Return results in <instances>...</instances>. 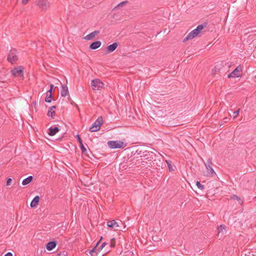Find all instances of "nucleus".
I'll use <instances>...</instances> for the list:
<instances>
[{
  "label": "nucleus",
  "mask_w": 256,
  "mask_h": 256,
  "mask_svg": "<svg viewBox=\"0 0 256 256\" xmlns=\"http://www.w3.org/2000/svg\"><path fill=\"white\" fill-rule=\"evenodd\" d=\"M52 90L50 89L49 90H48L47 91L46 94H52Z\"/></svg>",
  "instance_id": "40"
},
{
  "label": "nucleus",
  "mask_w": 256,
  "mask_h": 256,
  "mask_svg": "<svg viewBox=\"0 0 256 256\" xmlns=\"http://www.w3.org/2000/svg\"><path fill=\"white\" fill-rule=\"evenodd\" d=\"M166 162L168 164V168H169V170L170 171H173L174 170L173 169V168H172V162L170 160H166Z\"/></svg>",
  "instance_id": "27"
},
{
  "label": "nucleus",
  "mask_w": 256,
  "mask_h": 256,
  "mask_svg": "<svg viewBox=\"0 0 256 256\" xmlns=\"http://www.w3.org/2000/svg\"><path fill=\"white\" fill-rule=\"evenodd\" d=\"M102 123L103 118L102 116H100L90 128L89 131L90 132H95L99 130Z\"/></svg>",
  "instance_id": "3"
},
{
  "label": "nucleus",
  "mask_w": 256,
  "mask_h": 256,
  "mask_svg": "<svg viewBox=\"0 0 256 256\" xmlns=\"http://www.w3.org/2000/svg\"><path fill=\"white\" fill-rule=\"evenodd\" d=\"M12 182V179L11 178H8L6 182V186H10Z\"/></svg>",
  "instance_id": "37"
},
{
  "label": "nucleus",
  "mask_w": 256,
  "mask_h": 256,
  "mask_svg": "<svg viewBox=\"0 0 256 256\" xmlns=\"http://www.w3.org/2000/svg\"><path fill=\"white\" fill-rule=\"evenodd\" d=\"M191 40L188 34L187 35V36L184 38L182 40V42H186L187 40Z\"/></svg>",
  "instance_id": "38"
},
{
  "label": "nucleus",
  "mask_w": 256,
  "mask_h": 256,
  "mask_svg": "<svg viewBox=\"0 0 256 256\" xmlns=\"http://www.w3.org/2000/svg\"><path fill=\"white\" fill-rule=\"evenodd\" d=\"M59 130H60V129L58 128V127L51 126L48 128V134L50 136H53L55 135L58 132Z\"/></svg>",
  "instance_id": "14"
},
{
  "label": "nucleus",
  "mask_w": 256,
  "mask_h": 256,
  "mask_svg": "<svg viewBox=\"0 0 256 256\" xmlns=\"http://www.w3.org/2000/svg\"><path fill=\"white\" fill-rule=\"evenodd\" d=\"M24 68L22 66H18L10 70V72L14 77H24Z\"/></svg>",
  "instance_id": "5"
},
{
  "label": "nucleus",
  "mask_w": 256,
  "mask_h": 256,
  "mask_svg": "<svg viewBox=\"0 0 256 256\" xmlns=\"http://www.w3.org/2000/svg\"><path fill=\"white\" fill-rule=\"evenodd\" d=\"M35 4L42 10H46L49 6V3L47 0H38L36 1Z\"/></svg>",
  "instance_id": "8"
},
{
  "label": "nucleus",
  "mask_w": 256,
  "mask_h": 256,
  "mask_svg": "<svg viewBox=\"0 0 256 256\" xmlns=\"http://www.w3.org/2000/svg\"><path fill=\"white\" fill-rule=\"evenodd\" d=\"M108 147L110 148H124L125 146H126V144H125L123 142L121 141H108Z\"/></svg>",
  "instance_id": "4"
},
{
  "label": "nucleus",
  "mask_w": 256,
  "mask_h": 256,
  "mask_svg": "<svg viewBox=\"0 0 256 256\" xmlns=\"http://www.w3.org/2000/svg\"><path fill=\"white\" fill-rule=\"evenodd\" d=\"M80 148L82 150V154H85V152H86V149L84 146L82 142L80 144Z\"/></svg>",
  "instance_id": "30"
},
{
  "label": "nucleus",
  "mask_w": 256,
  "mask_h": 256,
  "mask_svg": "<svg viewBox=\"0 0 256 256\" xmlns=\"http://www.w3.org/2000/svg\"><path fill=\"white\" fill-rule=\"evenodd\" d=\"M91 86L94 90H100L104 87V84L99 79L96 78L91 82Z\"/></svg>",
  "instance_id": "6"
},
{
  "label": "nucleus",
  "mask_w": 256,
  "mask_h": 256,
  "mask_svg": "<svg viewBox=\"0 0 256 256\" xmlns=\"http://www.w3.org/2000/svg\"><path fill=\"white\" fill-rule=\"evenodd\" d=\"M58 242L56 240H52L48 242L46 245L47 250L50 251L56 248Z\"/></svg>",
  "instance_id": "12"
},
{
  "label": "nucleus",
  "mask_w": 256,
  "mask_h": 256,
  "mask_svg": "<svg viewBox=\"0 0 256 256\" xmlns=\"http://www.w3.org/2000/svg\"><path fill=\"white\" fill-rule=\"evenodd\" d=\"M102 236H101V238H100V240H102Z\"/></svg>",
  "instance_id": "46"
},
{
  "label": "nucleus",
  "mask_w": 256,
  "mask_h": 256,
  "mask_svg": "<svg viewBox=\"0 0 256 256\" xmlns=\"http://www.w3.org/2000/svg\"><path fill=\"white\" fill-rule=\"evenodd\" d=\"M118 46V43L116 42L108 46L106 48V53L107 54L113 52L116 50Z\"/></svg>",
  "instance_id": "10"
},
{
  "label": "nucleus",
  "mask_w": 256,
  "mask_h": 256,
  "mask_svg": "<svg viewBox=\"0 0 256 256\" xmlns=\"http://www.w3.org/2000/svg\"><path fill=\"white\" fill-rule=\"evenodd\" d=\"M18 52L16 48H12L8 54L7 60L12 64H14L18 60Z\"/></svg>",
  "instance_id": "2"
},
{
  "label": "nucleus",
  "mask_w": 256,
  "mask_h": 256,
  "mask_svg": "<svg viewBox=\"0 0 256 256\" xmlns=\"http://www.w3.org/2000/svg\"><path fill=\"white\" fill-rule=\"evenodd\" d=\"M96 246H94L90 251V254L92 256H93V254L95 252L96 250Z\"/></svg>",
  "instance_id": "34"
},
{
  "label": "nucleus",
  "mask_w": 256,
  "mask_h": 256,
  "mask_svg": "<svg viewBox=\"0 0 256 256\" xmlns=\"http://www.w3.org/2000/svg\"><path fill=\"white\" fill-rule=\"evenodd\" d=\"M68 254V252L66 251L60 252L58 254V256H66Z\"/></svg>",
  "instance_id": "33"
},
{
  "label": "nucleus",
  "mask_w": 256,
  "mask_h": 256,
  "mask_svg": "<svg viewBox=\"0 0 256 256\" xmlns=\"http://www.w3.org/2000/svg\"><path fill=\"white\" fill-rule=\"evenodd\" d=\"M34 179V177L32 176H28L27 178L24 179L22 182V184L24 186H26L30 183Z\"/></svg>",
  "instance_id": "19"
},
{
  "label": "nucleus",
  "mask_w": 256,
  "mask_h": 256,
  "mask_svg": "<svg viewBox=\"0 0 256 256\" xmlns=\"http://www.w3.org/2000/svg\"><path fill=\"white\" fill-rule=\"evenodd\" d=\"M56 106H50L49 108V109L51 110H52L53 109H56Z\"/></svg>",
  "instance_id": "43"
},
{
  "label": "nucleus",
  "mask_w": 256,
  "mask_h": 256,
  "mask_svg": "<svg viewBox=\"0 0 256 256\" xmlns=\"http://www.w3.org/2000/svg\"><path fill=\"white\" fill-rule=\"evenodd\" d=\"M4 256H12V254L10 252H7L5 255Z\"/></svg>",
  "instance_id": "42"
},
{
  "label": "nucleus",
  "mask_w": 256,
  "mask_h": 256,
  "mask_svg": "<svg viewBox=\"0 0 256 256\" xmlns=\"http://www.w3.org/2000/svg\"><path fill=\"white\" fill-rule=\"evenodd\" d=\"M207 26V22H204L201 24L198 25L196 29L194 30L188 34L190 39L192 40L197 36L201 32L202 30L204 28H206Z\"/></svg>",
  "instance_id": "1"
},
{
  "label": "nucleus",
  "mask_w": 256,
  "mask_h": 256,
  "mask_svg": "<svg viewBox=\"0 0 256 256\" xmlns=\"http://www.w3.org/2000/svg\"><path fill=\"white\" fill-rule=\"evenodd\" d=\"M110 252V250H108L106 253H108Z\"/></svg>",
  "instance_id": "47"
},
{
  "label": "nucleus",
  "mask_w": 256,
  "mask_h": 256,
  "mask_svg": "<svg viewBox=\"0 0 256 256\" xmlns=\"http://www.w3.org/2000/svg\"><path fill=\"white\" fill-rule=\"evenodd\" d=\"M28 1H29V0H22V2L23 4H28Z\"/></svg>",
  "instance_id": "41"
},
{
  "label": "nucleus",
  "mask_w": 256,
  "mask_h": 256,
  "mask_svg": "<svg viewBox=\"0 0 256 256\" xmlns=\"http://www.w3.org/2000/svg\"><path fill=\"white\" fill-rule=\"evenodd\" d=\"M105 256L104 254H103L102 256Z\"/></svg>",
  "instance_id": "48"
},
{
  "label": "nucleus",
  "mask_w": 256,
  "mask_h": 256,
  "mask_svg": "<svg viewBox=\"0 0 256 256\" xmlns=\"http://www.w3.org/2000/svg\"><path fill=\"white\" fill-rule=\"evenodd\" d=\"M76 138L77 139V140H78L79 144L82 142V140L80 138V136L79 134H76Z\"/></svg>",
  "instance_id": "36"
},
{
  "label": "nucleus",
  "mask_w": 256,
  "mask_h": 256,
  "mask_svg": "<svg viewBox=\"0 0 256 256\" xmlns=\"http://www.w3.org/2000/svg\"><path fill=\"white\" fill-rule=\"evenodd\" d=\"M40 198L38 196H36L32 200L30 206L31 208L36 207L40 202Z\"/></svg>",
  "instance_id": "15"
},
{
  "label": "nucleus",
  "mask_w": 256,
  "mask_h": 256,
  "mask_svg": "<svg viewBox=\"0 0 256 256\" xmlns=\"http://www.w3.org/2000/svg\"><path fill=\"white\" fill-rule=\"evenodd\" d=\"M146 150H144V148L143 147L139 148L136 150L134 155L136 154L137 155L144 156Z\"/></svg>",
  "instance_id": "20"
},
{
  "label": "nucleus",
  "mask_w": 256,
  "mask_h": 256,
  "mask_svg": "<svg viewBox=\"0 0 256 256\" xmlns=\"http://www.w3.org/2000/svg\"><path fill=\"white\" fill-rule=\"evenodd\" d=\"M226 226L224 225H220L218 228V232L220 233V232H223L226 230Z\"/></svg>",
  "instance_id": "26"
},
{
  "label": "nucleus",
  "mask_w": 256,
  "mask_h": 256,
  "mask_svg": "<svg viewBox=\"0 0 256 256\" xmlns=\"http://www.w3.org/2000/svg\"><path fill=\"white\" fill-rule=\"evenodd\" d=\"M68 94V88L66 86H62V90L61 92V95L62 96H66Z\"/></svg>",
  "instance_id": "21"
},
{
  "label": "nucleus",
  "mask_w": 256,
  "mask_h": 256,
  "mask_svg": "<svg viewBox=\"0 0 256 256\" xmlns=\"http://www.w3.org/2000/svg\"><path fill=\"white\" fill-rule=\"evenodd\" d=\"M107 244V243L106 242H104L102 243V244H101V246L98 248L97 250V252H96V254H98V252H100L102 249Z\"/></svg>",
  "instance_id": "28"
},
{
  "label": "nucleus",
  "mask_w": 256,
  "mask_h": 256,
  "mask_svg": "<svg viewBox=\"0 0 256 256\" xmlns=\"http://www.w3.org/2000/svg\"><path fill=\"white\" fill-rule=\"evenodd\" d=\"M102 44V42L100 41L96 40L93 42H92L89 48L91 50H96L98 48H99Z\"/></svg>",
  "instance_id": "13"
},
{
  "label": "nucleus",
  "mask_w": 256,
  "mask_h": 256,
  "mask_svg": "<svg viewBox=\"0 0 256 256\" xmlns=\"http://www.w3.org/2000/svg\"><path fill=\"white\" fill-rule=\"evenodd\" d=\"M107 226L108 228L114 230H118V228L119 227L118 223L114 220L108 221L107 222Z\"/></svg>",
  "instance_id": "11"
},
{
  "label": "nucleus",
  "mask_w": 256,
  "mask_h": 256,
  "mask_svg": "<svg viewBox=\"0 0 256 256\" xmlns=\"http://www.w3.org/2000/svg\"><path fill=\"white\" fill-rule=\"evenodd\" d=\"M55 114H56L55 111H53L52 110H51L48 108V114H47L48 116H50L52 118H54V116H55Z\"/></svg>",
  "instance_id": "24"
},
{
  "label": "nucleus",
  "mask_w": 256,
  "mask_h": 256,
  "mask_svg": "<svg viewBox=\"0 0 256 256\" xmlns=\"http://www.w3.org/2000/svg\"><path fill=\"white\" fill-rule=\"evenodd\" d=\"M230 120V118L228 117H225L223 118L224 122H227Z\"/></svg>",
  "instance_id": "39"
},
{
  "label": "nucleus",
  "mask_w": 256,
  "mask_h": 256,
  "mask_svg": "<svg viewBox=\"0 0 256 256\" xmlns=\"http://www.w3.org/2000/svg\"><path fill=\"white\" fill-rule=\"evenodd\" d=\"M54 87V84H50V89H51V90H53Z\"/></svg>",
  "instance_id": "45"
},
{
  "label": "nucleus",
  "mask_w": 256,
  "mask_h": 256,
  "mask_svg": "<svg viewBox=\"0 0 256 256\" xmlns=\"http://www.w3.org/2000/svg\"><path fill=\"white\" fill-rule=\"evenodd\" d=\"M207 170L206 176H212L213 174H216V173L212 168V166L208 165V167H206Z\"/></svg>",
  "instance_id": "18"
},
{
  "label": "nucleus",
  "mask_w": 256,
  "mask_h": 256,
  "mask_svg": "<svg viewBox=\"0 0 256 256\" xmlns=\"http://www.w3.org/2000/svg\"><path fill=\"white\" fill-rule=\"evenodd\" d=\"M242 70L240 66H237L230 74L228 75V78H238L240 76V72Z\"/></svg>",
  "instance_id": "9"
},
{
  "label": "nucleus",
  "mask_w": 256,
  "mask_h": 256,
  "mask_svg": "<svg viewBox=\"0 0 256 256\" xmlns=\"http://www.w3.org/2000/svg\"><path fill=\"white\" fill-rule=\"evenodd\" d=\"M156 156V155L154 152L146 150L144 154L140 156V157L142 159L143 158L148 162H150Z\"/></svg>",
  "instance_id": "7"
},
{
  "label": "nucleus",
  "mask_w": 256,
  "mask_h": 256,
  "mask_svg": "<svg viewBox=\"0 0 256 256\" xmlns=\"http://www.w3.org/2000/svg\"><path fill=\"white\" fill-rule=\"evenodd\" d=\"M224 64H226V62H222L220 64H217L216 66L212 70V74H214V72H220V68L222 66H224Z\"/></svg>",
  "instance_id": "17"
},
{
  "label": "nucleus",
  "mask_w": 256,
  "mask_h": 256,
  "mask_svg": "<svg viewBox=\"0 0 256 256\" xmlns=\"http://www.w3.org/2000/svg\"><path fill=\"white\" fill-rule=\"evenodd\" d=\"M100 240L97 242H96V245L95 246H96V248H97V246H98V245L100 244Z\"/></svg>",
  "instance_id": "44"
},
{
  "label": "nucleus",
  "mask_w": 256,
  "mask_h": 256,
  "mask_svg": "<svg viewBox=\"0 0 256 256\" xmlns=\"http://www.w3.org/2000/svg\"><path fill=\"white\" fill-rule=\"evenodd\" d=\"M45 102H50L52 100V94H46V97L45 98Z\"/></svg>",
  "instance_id": "25"
},
{
  "label": "nucleus",
  "mask_w": 256,
  "mask_h": 256,
  "mask_svg": "<svg viewBox=\"0 0 256 256\" xmlns=\"http://www.w3.org/2000/svg\"><path fill=\"white\" fill-rule=\"evenodd\" d=\"M115 246H116L115 238H112L111 239L110 246L111 248H113L115 247Z\"/></svg>",
  "instance_id": "31"
},
{
  "label": "nucleus",
  "mask_w": 256,
  "mask_h": 256,
  "mask_svg": "<svg viewBox=\"0 0 256 256\" xmlns=\"http://www.w3.org/2000/svg\"><path fill=\"white\" fill-rule=\"evenodd\" d=\"M204 164H205L206 167H208V165L212 166V160H210V159H208L207 160V162Z\"/></svg>",
  "instance_id": "35"
},
{
  "label": "nucleus",
  "mask_w": 256,
  "mask_h": 256,
  "mask_svg": "<svg viewBox=\"0 0 256 256\" xmlns=\"http://www.w3.org/2000/svg\"><path fill=\"white\" fill-rule=\"evenodd\" d=\"M230 198L237 200L240 204H242L243 202L242 200L240 198L238 197L235 194H234L233 196H231Z\"/></svg>",
  "instance_id": "22"
},
{
  "label": "nucleus",
  "mask_w": 256,
  "mask_h": 256,
  "mask_svg": "<svg viewBox=\"0 0 256 256\" xmlns=\"http://www.w3.org/2000/svg\"><path fill=\"white\" fill-rule=\"evenodd\" d=\"M240 109L238 108L237 110L234 112L233 119L236 118L239 114Z\"/></svg>",
  "instance_id": "32"
},
{
  "label": "nucleus",
  "mask_w": 256,
  "mask_h": 256,
  "mask_svg": "<svg viewBox=\"0 0 256 256\" xmlns=\"http://www.w3.org/2000/svg\"><path fill=\"white\" fill-rule=\"evenodd\" d=\"M99 33V31L95 30L90 34L86 36L85 37H84V39L86 40H90L94 38L96 34H98Z\"/></svg>",
  "instance_id": "16"
},
{
  "label": "nucleus",
  "mask_w": 256,
  "mask_h": 256,
  "mask_svg": "<svg viewBox=\"0 0 256 256\" xmlns=\"http://www.w3.org/2000/svg\"><path fill=\"white\" fill-rule=\"evenodd\" d=\"M127 3H128V1L127 0H126V1H124V2H122L118 4L116 6L114 10H116L118 8L120 7H122L123 6H124Z\"/></svg>",
  "instance_id": "23"
},
{
  "label": "nucleus",
  "mask_w": 256,
  "mask_h": 256,
  "mask_svg": "<svg viewBox=\"0 0 256 256\" xmlns=\"http://www.w3.org/2000/svg\"><path fill=\"white\" fill-rule=\"evenodd\" d=\"M196 185L200 190H204V186L200 182L197 181L196 182Z\"/></svg>",
  "instance_id": "29"
}]
</instances>
